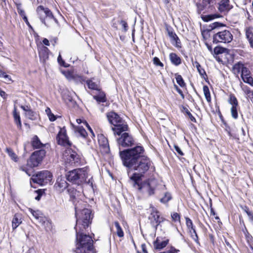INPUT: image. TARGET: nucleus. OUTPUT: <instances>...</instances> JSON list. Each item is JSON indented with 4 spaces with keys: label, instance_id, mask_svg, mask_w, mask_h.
<instances>
[{
    "label": "nucleus",
    "instance_id": "obj_1",
    "mask_svg": "<svg viewBox=\"0 0 253 253\" xmlns=\"http://www.w3.org/2000/svg\"><path fill=\"white\" fill-rule=\"evenodd\" d=\"M120 156L124 166L136 170L130 177L129 183L140 192L147 193L149 196L154 194L157 185L155 179H149L141 182V177L148 170L151 166V161L145 154V150L141 145H136L134 147L123 151H120Z\"/></svg>",
    "mask_w": 253,
    "mask_h": 253
},
{
    "label": "nucleus",
    "instance_id": "obj_2",
    "mask_svg": "<svg viewBox=\"0 0 253 253\" xmlns=\"http://www.w3.org/2000/svg\"><path fill=\"white\" fill-rule=\"evenodd\" d=\"M88 169L87 167L73 169L68 172L66 175L67 179L78 185H82L84 182L89 184L91 182L90 178L88 179Z\"/></svg>",
    "mask_w": 253,
    "mask_h": 253
},
{
    "label": "nucleus",
    "instance_id": "obj_3",
    "mask_svg": "<svg viewBox=\"0 0 253 253\" xmlns=\"http://www.w3.org/2000/svg\"><path fill=\"white\" fill-rule=\"evenodd\" d=\"M75 209L77 218L75 229L80 228V230H84L90 223L91 211L86 208L82 210L77 204L75 205Z\"/></svg>",
    "mask_w": 253,
    "mask_h": 253
},
{
    "label": "nucleus",
    "instance_id": "obj_4",
    "mask_svg": "<svg viewBox=\"0 0 253 253\" xmlns=\"http://www.w3.org/2000/svg\"><path fill=\"white\" fill-rule=\"evenodd\" d=\"M106 116L109 123L114 126L112 127L114 135L120 136L122 132L127 130V125L116 113L110 112Z\"/></svg>",
    "mask_w": 253,
    "mask_h": 253
},
{
    "label": "nucleus",
    "instance_id": "obj_5",
    "mask_svg": "<svg viewBox=\"0 0 253 253\" xmlns=\"http://www.w3.org/2000/svg\"><path fill=\"white\" fill-rule=\"evenodd\" d=\"M52 179V173L48 170H42L36 175H33L32 180L34 182L42 185L50 183Z\"/></svg>",
    "mask_w": 253,
    "mask_h": 253
},
{
    "label": "nucleus",
    "instance_id": "obj_6",
    "mask_svg": "<svg viewBox=\"0 0 253 253\" xmlns=\"http://www.w3.org/2000/svg\"><path fill=\"white\" fill-rule=\"evenodd\" d=\"M213 42L214 43H229L233 40V36L228 30L218 31L213 36Z\"/></svg>",
    "mask_w": 253,
    "mask_h": 253
},
{
    "label": "nucleus",
    "instance_id": "obj_7",
    "mask_svg": "<svg viewBox=\"0 0 253 253\" xmlns=\"http://www.w3.org/2000/svg\"><path fill=\"white\" fill-rule=\"evenodd\" d=\"M76 232V246H93L92 238L88 235L84 234V230L80 228L75 229Z\"/></svg>",
    "mask_w": 253,
    "mask_h": 253
},
{
    "label": "nucleus",
    "instance_id": "obj_8",
    "mask_svg": "<svg viewBox=\"0 0 253 253\" xmlns=\"http://www.w3.org/2000/svg\"><path fill=\"white\" fill-rule=\"evenodd\" d=\"M46 152L44 149L36 151L31 155L27 161V165L31 168L36 167L42 162L45 156Z\"/></svg>",
    "mask_w": 253,
    "mask_h": 253
},
{
    "label": "nucleus",
    "instance_id": "obj_9",
    "mask_svg": "<svg viewBox=\"0 0 253 253\" xmlns=\"http://www.w3.org/2000/svg\"><path fill=\"white\" fill-rule=\"evenodd\" d=\"M119 138H117V143L122 147H131L135 144V140L132 136L127 132L122 133ZM121 149V148H120Z\"/></svg>",
    "mask_w": 253,
    "mask_h": 253
},
{
    "label": "nucleus",
    "instance_id": "obj_10",
    "mask_svg": "<svg viewBox=\"0 0 253 253\" xmlns=\"http://www.w3.org/2000/svg\"><path fill=\"white\" fill-rule=\"evenodd\" d=\"M37 12L41 22L45 26V19H52L54 18L51 11L48 8H44L42 5H40L37 8Z\"/></svg>",
    "mask_w": 253,
    "mask_h": 253
},
{
    "label": "nucleus",
    "instance_id": "obj_11",
    "mask_svg": "<svg viewBox=\"0 0 253 253\" xmlns=\"http://www.w3.org/2000/svg\"><path fill=\"white\" fill-rule=\"evenodd\" d=\"M56 141L58 144L65 147L71 146V143L66 134V130L65 127L61 128L56 136Z\"/></svg>",
    "mask_w": 253,
    "mask_h": 253
},
{
    "label": "nucleus",
    "instance_id": "obj_12",
    "mask_svg": "<svg viewBox=\"0 0 253 253\" xmlns=\"http://www.w3.org/2000/svg\"><path fill=\"white\" fill-rule=\"evenodd\" d=\"M98 141L100 150L103 154H108L110 152V147L107 138L102 134L98 135Z\"/></svg>",
    "mask_w": 253,
    "mask_h": 253
},
{
    "label": "nucleus",
    "instance_id": "obj_13",
    "mask_svg": "<svg viewBox=\"0 0 253 253\" xmlns=\"http://www.w3.org/2000/svg\"><path fill=\"white\" fill-rule=\"evenodd\" d=\"M215 2V0H202L200 3H197V10L198 14L202 12L205 13L211 8Z\"/></svg>",
    "mask_w": 253,
    "mask_h": 253
},
{
    "label": "nucleus",
    "instance_id": "obj_14",
    "mask_svg": "<svg viewBox=\"0 0 253 253\" xmlns=\"http://www.w3.org/2000/svg\"><path fill=\"white\" fill-rule=\"evenodd\" d=\"M149 219L150 220L152 225L156 227L164 220L163 217H160L159 212L154 208L152 210Z\"/></svg>",
    "mask_w": 253,
    "mask_h": 253
},
{
    "label": "nucleus",
    "instance_id": "obj_15",
    "mask_svg": "<svg viewBox=\"0 0 253 253\" xmlns=\"http://www.w3.org/2000/svg\"><path fill=\"white\" fill-rule=\"evenodd\" d=\"M67 157V161L71 164H75L79 162V156L76 152L71 149H68L64 154Z\"/></svg>",
    "mask_w": 253,
    "mask_h": 253
},
{
    "label": "nucleus",
    "instance_id": "obj_16",
    "mask_svg": "<svg viewBox=\"0 0 253 253\" xmlns=\"http://www.w3.org/2000/svg\"><path fill=\"white\" fill-rule=\"evenodd\" d=\"M232 7L233 6L230 4L229 0H221L218 3V11L223 14L227 13Z\"/></svg>",
    "mask_w": 253,
    "mask_h": 253
},
{
    "label": "nucleus",
    "instance_id": "obj_17",
    "mask_svg": "<svg viewBox=\"0 0 253 253\" xmlns=\"http://www.w3.org/2000/svg\"><path fill=\"white\" fill-rule=\"evenodd\" d=\"M68 183L64 178L59 177L56 180L54 187L57 191L62 192L68 187Z\"/></svg>",
    "mask_w": 253,
    "mask_h": 253
},
{
    "label": "nucleus",
    "instance_id": "obj_18",
    "mask_svg": "<svg viewBox=\"0 0 253 253\" xmlns=\"http://www.w3.org/2000/svg\"><path fill=\"white\" fill-rule=\"evenodd\" d=\"M76 253H94L93 246H76Z\"/></svg>",
    "mask_w": 253,
    "mask_h": 253
},
{
    "label": "nucleus",
    "instance_id": "obj_19",
    "mask_svg": "<svg viewBox=\"0 0 253 253\" xmlns=\"http://www.w3.org/2000/svg\"><path fill=\"white\" fill-rule=\"evenodd\" d=\"M241 86L244 92L247 96V97L253 102V90H251L249 86L243 84L242 83H241Z\"/></svg>",
    "mask_w": 253,
    "mask_h": 253
},
{
    "label": "nucleus",
    "instance_id": "obj_20",
    "mask_svg": "<svg viewBox=\"0 0 253 253\" xmlns=\"http://www.w3.org/2000/svg\"><path fill=\"white\" fill-rule=\"evenodd\" d=\"M31 145L34 149L41 148L44 146L37 135H35L33 137Z\"/></svg>",
    "mask_w": 253,
    "mask_h": 253
},
{
    "label": "nucleus",
    "instance_id": "obj_21",
    "mask_svg": "<svg viewBox=\"0 0 253 253\" xmlns=\"http://www.w3.org/2000/svg\"><path fill=\"white\" fill-rule=\"evenodd\" d=\"M168 240L160 242L157 238L156 240L154 242V247L155 249L160 250L165 248L168 245Z\"/></svg>",
    "mask_w": 253,
    "mask_h": 253
},
{
    "label": "nucleus",
    "instance_id": "obj_22",
    "mask_svg": "<svg viewBox=\"0 0 253 253\" xmlns=\"http://www.w3.org/2000/svg\"><path fill=\"white\" fill-rule=\"evenodd\" d=\"M22 223L21 216L19 214H15L12 221L13 229H15Z\"/></svg>",
    "mask_w": 253,
    "mask_h": 253
},
{
    "label": "nucleus",
    "instance_id": "obj_23",
    "mask_svg": "<svg viewBox=\"0 0 253 253\" xmlns=\"http://www.w3.org/2000/svg\"><path fill=\"white\" fill-rule=\"evenodd\" d=\"M41 222L46 231H50L52 230L53 225L50 220L44 217L42 219Z\"/></svg>",
    "mask_w": 253,
    "mask_h": 253
},
{
    "label": "nucleus",
    "instance_id": "obj_24",
    "mask_svg": "<svg viewBox=\"0 0 253 253\" xmlns=\"http://www.w3.org/2000/svg\"><path fill=\"white\" fill-rule=\"evenodd\" d=\"M186 224L188 227V228L189 230V231L190 232V230L193 231V233H194V238L195 239H197V234L195 228L194 226H193V222L192 220L189 218V217H186Z\"/></svg>",
    "mask_w": 253,
    "mask_h": 253
},
{
    "label": "nucleus",
    "instance_id": "obj_25",
    "mask_svg": "<svg viewBox=\"0 0 253 253\" xmlns=\"http://www.w3.org/2000/svg\"><path fill=\"white\" fill-rule=\"evenodd\" d=\"M169 58L172 64L176 66L179 65L181 63V59L174 53H171L169 54Z\"/></svg>",
    "mask_w": 253,
    "mask_h": 253
},
{
    "label": "nucleus",
    "instance_id": "obj_26",
    "mask_svg": "<svg viewBox=\"0 0 253 253\" xmlns=\"http://www.w3.org/2000/svg\"><path fill=\"white\" fill-rule=\"evenodd\" d=\"M93 97L98 103H104L107 101L105 94L103 92H100L98 95H94Z\"/></svg>",
    "mask_w": 253,
    "mask_h": 253
},
{
    "label": "nucleus",
    "instance_id": "obj_27",
    "mask_svg": "<svg viewBox=\"0 0 253 253\" xmlns=\"http://www.w3.org/2000/svg\"><path fill=\"white\" fill-rule=\"evenodd\" d=\"M13 116L14 118L15 123L17 124L18 127H21V123L20 121V117L19 113L17 112V108L15 106L14 107Z\"/></svg>",
    "mask_w": 253,
    "mask_h": 253
},
{
    "label": "nucleus",
    "instance_id": "obj_28",
    "mask_svg": "<svg viewBox=\"0 0 253 253\" xmlns=\"http://www.w3.org/2000/svg\"><path fill=\"white\" fill-rule=\"evenodd\" d=\"M29 211L36 219H39L40 220V222H42V219H43L44 217H42V214L41 211L39 210L35 211L32 209H29Z\"/></svg>",
    "mask_w": 253,
    "mask_h": 253
},
{
    "label": "nucleus",
    "instance_id": "obj_29",
    "mask_svg": "<svg viewBox=\"0 0 253 253\" xmlns=\"http://www.w3.org/2000/svg\"><path fill=\"white\" fill-rule=\"evenodd\" d=\"M244 67V64L242 62H239L234 65L233 66V71L235 74H238L240 72H241Z\"/></svg>",
    "mask_w": 253,
    "mask_h": 253
},
{
    "label": "nucleus",
    "instance_id": "obj_30",
    "mask_svg": "<svg viewBox=\"0 0 253 253\" xmlns=\"http://www.w3.org/2000/svg\"><path fill=\"white\" fill-rule=\"evenodd\" d=\"M25 116L26 118L31 120H36L37 119V113L32 109L28 110V112L25 113Z\"/></svg>",
    "mask_w": 253,
    "mask_h": 253
},
{
    "label": "nucleus",
    "instance_id": "obj_31",
    "mask_svg": "<svg viewBox=\"0 0 253 253\" xmlns=\"http://www.w3.org/2000/svg\"><path fill=\"white\" fill-rule=\"evenodd\" d=\"M172 199L171 195L169 192H166L164 196L160 199V201L163 204H167Z\"/></svg>",
    "mask_w": 253,
    "mask_h": 253
},
{
    "label": "nucleus",
    "instance_id": "obj_32",
    "mask_svg": "<svg viewBox=\"0 0 253 253\" xmlns=\"http://www.w3.org/2000/svg\"><path fill=\"white\" fill-rule=\"evenodd\" d=\"M246 35L250 44L253 48V33L250 30H246Z\"/></svg>",
    "mask_w": 253,
    "mask_h": 253
},
{
    "label": "nucleus",
    "instance_id": "obj_33",
    "mask_svg": "<svg viewBox=\"0 0 253 253\" xmlns=\"http://www.w3.org/2000/svg\"><path fill=\"white\" fill-rule=\"evenodd\" d=\"M114 225L117 229V234L119 237H123L124 236V232L118 221H115Z\"/></svg>",
    "mask_w": 253,
    "mask_h": 253
},
{
    "label": "nucleus",
    "instance_id": "obj_34",
    "mask_svg": "<svg viewBox=\"0 0 253 253\" xmlns=\"http://www.w3.org/2000/svg\"><path fill=\"white\" fill-rule=\"evenodd\" d=\"M167 31L169 36L170 38L171 41H172L173 39H176L178 40V37L173 32V29L171 27H167Z\"/></svg>",
    "mask_w": 253,
    "mask_h": 253
},
{
    "label": "nucleus",
    "instance_id": "obj_35",
    "mask_svg": "<svg viewBox=\"0 0 253 253\" xmlns=\"http://www.w3.org/2000/svg\"><path fill=\"white\" fill-rule=\"evenodd\" d=\"M203 91L206 100L208 102H210L211 100L210 92L208 86L204 85L203 86Z\"/></svg>",
    "mask_w": 253,
    "mask_h": 253
},
{
    "label": "nucleus",
    "instance_id": "obj_36",
    "mask_svg": "<svg viewBox=\"0 0 253 253\" xmlns=\"http://www.w3.org/2000/svg\"><path fill=\"white\" fill-rule=\"evenodd\" d=\"M193 65L196 66L198 72L201 76L204 77V75H206V72L204 69L202 68L201 66L198 62L195 61L194 63H193Z\"/></svg>",
    "mask_w": 253,
    "mask_h": 253
},
{
    "label": "nucleus",
    "instance_id": "obj_37",
    "mask_svg": "<svg viewBox=\"0 0 253 253\" xmlns=\"http://www.w3.org/2000/svg\"><path fill=\"white\" fill-rule=\"evenodd\" d=\"M229 103L232 105V106H238V101L234 94H230Z\"/></svg>",
    "mask_w": 253,
    "mask_h": 253
},
{
    "label": "nucleus",
    "instance_id": "obj_38",
    "mask_svg": "<svg viewBox=\"0 0 253 253\" xmlns=\"http://www.w3.org/2000/svg\"><path fill=\"white\" fill-rule=\"evenodd\" d=\"M86 84L89 88L94 90L98 89V85L91 80H87L86 81Z\"/></svg>",
    "mask_w": 253,
    "mask_h": 253
},
{
    "label": "nucleus",
    "instance_id": "obj_39",
    "mask_svg": "<svg viewBox=\"0 0 253 253\" xmlns=\"http://www.w3.org/2000/svg\"><path fill=\"white\" fill-rule=\"evenodd\" d=\"M6 152L8 153V155L10 157L12 160H13L14 162L17 161V157L11 149L7 148L6 149Z\"/></svg>",
    "mask_w": 253,
    "mask_h": 253
},
{
    "label": "nucleus",
    "instance_id": "obj_40",
    "mask_svg": "<svg viewBox=\"0 0 253 253\" xmlns=\"http://www.w3.org/2000/svg\"><path fill=\"white\" fill-rule=\"evenodd\" d=\"M44 52L40 51L39 52V55L41 59H42L44 61L48 58V55L47 51L48 50L46 47L43 46Z\"/></svg>",
    "mask_w": 253,
    "mask_h": 253
},
{
    "label": "nucleus",
    "instance_id": "obj_41",
    "mask_svg": "<svg viewBox=\"0 0 253 253\" xmlns=\"http://www.w3.org/2000/svg\"><path fill=\"white\" fill-rule=\"evenodd\" d=\"M182 112H185L188 115L189 119H190V120L192 122H196V119L194 118V117H193L192 116L191 113L189 112V111L186 107H185L184 106H182Z\"/></svg>",
    "mask_w": 253,
    "mask_h": 253
},
{
    "label": "nucleus",
    "instance_id": "obj_42",
    "mask_svg": "<svg viewBox=\"0 0 253 253\" xmlns=\"http://www.w3.org/2000/svg\"><path fill=\"white\" fill-rule=\"evenodd\" d=\"M242 79L245 83H248L252 85H253V79L250 75L242 77Z\"/></svg>",
    "mask_w": 253,
    "mask_h": 253
},
{
    "label": "nucleus",
    "instance_id": "obj_43",
    "mask_svg": "<svg viewBox=\"0 0 253 253\" xmlns=\"http://www.w3.org/2000/svg\"><path fill=\"white\" fill-rule=\"evenodd\" d=\"M176 80L177 83L181 86V87H184L185 86V84L184 83V81L182 77V76L180 75H176Z\"/></svg>",
    "mask_w": 253,
    "mask_h": 253
},
{
    "label": "nucleus",
    "instance_id": "obj_44",
    "mask_svg": "<svg viewBox=\"0 0 253 253\" xmlns=\"http://www.w3.org/2000/svg\"><path fill=\"white\" fill-rule=\"evenodd\" d=\"M76 131L80 133V134L81 135V136H82V137L85 138L87 133L86 131V130H85V129L84 128H83V127L82 126H79L76 129Z\"/></svg>",
    "mask_w": 253,
    "mask_h": 253
},
{
    "label": "nucleus",
    "instance_id": "obj_45",
    "mask_svg": "<svg viewBox=\"0 0 253 253\" xmlns=\"http://www.w3.org/2000/svg\"><path fill=\"white\" fill-rule=\"evenodd\" d=\"M226 50V49L225 48L216 46L214 48L213 52L215 54L218 55L225 52Z\"/></svg>",
    "mask_w": 253,
    "mask_h": 253
},
{
    "label": "nucleus",
    "instance_id": "obj_46",
    "mask_svg": "<svg viewBox=\"0 0 253 253\" xmlns=\"http://www.w3.org/2000/svg\"><path fill=\"white\" fill-rule=\"evenodd\" d=\"M69 194L70 195L71 198L74 199L76 198L77 191L74 188H69L67 189Z\"/></svg>",
    "mask_w": 253,
    "mask_h": 253
},
{
    "label": "nucleus",
    "instance_id": "obj_47",
    "mask_svg": "<svg viewBox=\"0 0 253 253\" xmlns=\"http://www.w3.org/2000/svg\"><path fill=\"white\" fill-rule=\"evenodd\" d=\"M237 107L238 106H232L231 108L232 116L234 119H237L238 117L237 112Z\"/></svg>",
    "mask_w": 253,
    "mask_h": 253
},
{
    "label": "nucleus",
    "instance_id": "obj_48",
    "mask_svg": "<svg viewBox=\"0 0 253 253\" xmlns=\"http://www.w3.org/2000/svg\"><path fill=\"white\" fill-rule=\"evenodd\" d=\"M171 216L173 221L176 222L180 221V215L178 213L176 212H174L173 213H171Z\"/></svg>",
    "mask_w": 253,
    "mask_h": 253
},
{
    "label": "nucleus",
    "instance_id": "obj_49",
    "mask_svg": "<svg viewBox=\"0 0 253 253\" xmlns=\"http://www.w3.org/2000/svg\"><path fill=\"white\" fill-rule=\"evenodd\" d=\"M250 75V72L249 70L246 67H244L242 70L241 71V77L243 76H248Z\"/></svg>",
    "mask_w": 253,
    "mask_h": 253
},
{
    "label": "nucleus",
    "instance_id": "obj_50",
    "mask_svg": "<svg viewBox=\"0 0 253 253\" xmlns=\"http://www.w3.org/2000/svg\"><path fill=\"white\" fill-rule=\"evenodd\" d=\"M153 63L156 66H159L163 67V64L160 61V59L158 57H154L153 59Z\"/></svg>",
    "mask_w": 253,
    "mask_h": 253
},
{
    "label": "nucleus",
    "instance_id": "obj_51",
    "mask_svg": "<svg viewBox=\"0 0 253 253\" xmlns=\"http://www.w3.org/2000/svg\"><path fill=\"white\" fill-rule=\"evenodd\" d=\"M3 79L4 80V82L7 84L10 83L12 81V79L11 78V77L7 75L6 74L4 75V76L2 77Z\"/></svg>",
    "mask_w": 253,
    "mask_h": 253
},
{
    "label": "nucleus",
    "instance_id": "obj_52",
    "mask_svg": "<svg viewBox=\"0 0 253 253\" xmlns=\"http://www.w3.org/2000/svg\"><path fill=\"white\" fill-rule=\"evenodd\" d=\"M57 60H58V63H59V64L61 66H64V67H66V66L65 65V62L62 59L61 55H59L58 58H57Z\"/></svg>",
    "mask_w": 253,
    "mask_h": 253
},
{
    "label": "nucleus",
    "instance_id": "obj_53",
    "mask_svg": "<svg viewBox=\"0 0 253 253\" xmlns=\"http://www.w3.org/2000/svg\"><path fill=\"white\" fill-rule=\"evenodd\" d=\"M174 148L176 152L180 156H183L184 155L183 153L180 149V148L176 145H174Z\"/></svg>",
    "mask_w": 253,
    "mask_h": 253
},
{
    "label": "nucleus",
    "instance_id": "obj_54",
    "mask_svg": "<svg viewBox=\"0 0 253 253\" xmlns=\"http://www.w3.org/2000/svg\"><path fill=\"white\" fill-rule=\"evenodd\" d=\"M174 86L176 90L178 92V93L180 95L181 97L183 99L184 98V95L182 92V91L176 84H174Z\"/></svg>",
    "mask_w": 253,
    "mask_h": 253
},
{
    "label": "nucleus",
    "instance_id": "obj_55",
    "mask_svg": "<svg viewBox=\"0 0 253 253\" xmlns=\"http://www.w3.org/2000/svg\"><path fill=\"white\" fill-rule=\"evenodd\" d=\"M48 117L49 120L51 122L54 121L56 119L55 115L51 112L48 113Z\"/></svg>",
    "mask_w": 253,
    "mask_h": 253
},
{
    "label": "nucleus",
    "instance_id": "obj_56",
    "mask_svg": "<svg viewBox=\"0 0 253 253\" xmlns=\"http://www.w3.org/2000/svg\"><path fill=\"white\" fill-rule=\"evenodd\" d=\"M20 108L25 111V113L28 112V110H30L31 109V106L30 105H20Z\"/></svg>",
    "mask_w": 253,
    "mask_h": 253
},
{
    "label": "nucleus",
    "instance_id": "obj_57",
    "mask_svg": "<svg viewBox=\"0 0 253 253\" xmlns=\"http://www.w3.org/2000/svg\"><path fill=\"white\" fill-rule=\"evenodd\" d=\"M123 26L125 31H126L127 30V24L124 20H121L120 23Z\"/></svg>",
    "mask_w": 253,
    "mask_h": 253
},
{
    "label": "nucleus",
    "instance_id": "obj_58",
    "mask_svg": "<svg viewBox=\"0 0 253 253\" xmlns=\"http://www.w3.org/2000/svg\"><path fill=\"white\" fill-rule=\"evenodd\" d=\"M179 250H176L174 247H171L170 249L167 251V253H177Z\"/></svg>",
    "mask_w": 253,
    "mask_h": 253
},
{
    "label": "nucleus",
    "instance_id": "obj_59",
    "mask_svg": "<svg viewBox=\"0 0 253 253\" xmlns=\"http://www.w3.org/2000/svg\"><path fill=\"white\" fill-rule=\"evenodd\" d=\"M29 176H31V172H32V170L31 169H28L27 168H21Z\"/></svg>",
    "mask_w": 253,
    "mask_h": 253
},
{
    "label": "nucleus",
    "instance_id": "obj_60",
    "mask_svg": "<svg viewBox=\"0 0 253 253\" xmlns=\"http://www.w3.org/2000/svg\"><path fill=\"white\" fill-rule=\"evenodd\" d=\"M220 25H221L222 24L218 22H215L212 23V25H211V27L212 29H214L218 27Z\"/></svg>",
    "mask_w": 253,
    "mask_h": 253
},
{
    "label": "nucleus",
    "instance_id": "obj_61",
    "mask_svg": "<svg viewBox=\"0 0 253 253\" xmlns=\"http://www.w3.org/2000/svg\"><path fill=\"white\" fill-rule=\"evenodd\" d=\"M36 192L38 193V195L35 197V199L36 200L39 201L41 198L42 192L40 190L37 191Z\"/></svg>",
    "mask_w": 253,
    "mask_h": 253
},
{
    "label": "nucleus",
    "instance_id": "obj_62",
    "mask_svg": "<svg viewBox=\"0 0 253 253\" xmlns=\"http://www.w3.org/2000/svg\"><path fill=\"white\" fill-rule=\"evenodd\" d=\"M172 41H174L175 42V43H176L175 46L176 47H181V46H180L181 42H180V40L178 38L177 40L176 39H174Z\"/></svg>",
    "mask_w": 253,
    "mask_h": 253
},
{
    "label": "nucleus",
    "instance_id": "obj_63",
    "mask_svg": "<svg viewBox=\"0 0 253 253\" xmlns=\"http://www.w3.org/2000/svg\"><path fill=\"white\" fill-rule=\"evenodd\" d=\"M18 12L19 14L23 18L24 17V15H26L25 11L22 10L20 9L19 8H18Z\"/></svg>",
    "mask_w": 253,
    "mask_h": 253
},
{
    "label": "nucleus",
    "instance_id": "obj_64",
    "mask_svg": "<svg viewBox=\"0 0 253 253\" xmlns=\"http://www.w3.org/2000/svg\"><path fill=\"white\" fill-rule=\"evenodd\" d=\"M241 208L247 214L250 211L249 208L246 206H241Z\"/></svg>",
    "mask_w": 253,
    "mask_h": 253
}]
</instances>
